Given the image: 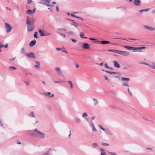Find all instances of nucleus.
<instances>
[{
    "instance_id": "1",
    "label": "nucleus",
    "mask_w": 155,
    "mask_h": 155,
    "mask_svg": "<svg viewBox=\"0 0 155 155\" xmlns=\"http://www.w3.org/2000/svg\"><path fill=\"white\" fill-rule=\"evenodd\" d=\"M31 135L41 139H44L46 137L44 133L41 132L37 129H35L31 131Z\"/></svg>"
},
{
    "instance_id": "2",
    "label": "nucleus",
    "mask_w": 155,
    "mask_h": 155,
    "mask_svg": "<svg viewBox=\"0 0 155 155\" xmlns=\"http://www.w3.org/2000/svg\"><path fill=\"white\" fill-rule=\"evenodd\" d=\"M124 47L125 49L128 50H133L134 52H141V50L146 48L145 46L139 47H134L130 46H124Z\"/></svg>"
},
{
    "instance_id": "3",
    "label": "nucleus",
    "mask_w": 155,
    "mask_h": 155,
    "mask_svg": "<svg viewBox=\"0 0 155 155\" xmlns=\"http://www.w3.org/2000/svg\"><path fill=\"white\" fill-rule=\"evenodd\" d=\"M26 24L27 25V31L29 32L32 31L34 29L35 26L33 24H30L29 21H27Z\"/></svg>"
},
{
    "instance_id": "4",
    "label": "nucleus",
    "mask_w": 155,
    "mask_h": 155,
    "mask_svg": "<svg viewBox=\"0 0 155 155\" xmlns=\"http://www.w3.org/2000/svg\"><path fill=\"white\" fill-rule=\"evenodd\" d=\"M5 28L7 33H9L12 29V26L10 25L7 23H5Z\"/></svg>"
},
{
    "instance_id": "5",
    "label": "nucleus",
    "mask_w": 155,
    "mask_h": 155,
    "mask_svg": "<svg viewBox=\"0 0 155 155\" xmlns=\"http://www.w3.org/2000/svg\"><path fill=\"white\" fill-rule=\"evenodd\" d=\"M42 2H40L39 3L41 4L44 5H46L47 6L51 7L53 6L51 5H50V0H42Z\"/></svg>"
},
{
    "instance_id": "6",
    "label": "nucleus",
    "mask_w": 155,
    "mask_h": 155,
    "mask_svg": "<svg viewBox=\"0 0 155 155\" xmlns=\"http://www.w3.org/2000/svg\"><path fill=\"white\" fill-rule=\"evenodd\" d=\"M118 54L126 56L129 55L130 54V53L126 51L119 50Z\"/></svg>"
},
{
    "instance_id": "7",
    "label": "nucleus",
    "mask_w": 155,
    "mask_h": 155,
    "mask_svg": "<svg viewBox=\"0 0 155 155\" xmlns=\"http://www.w3.org/2000/svg\"><path fill=\"white\" fill-rule=\"evenodd\" d=\"M25 55L28 58H36L34 53L33 52H31L28 53H26L25 54Z\"/></svg>"
},
{
    "instance_id": "8",
    "label": "nucleus",
    "mask_w": 155,
    "mask_h": 155,
    "mask_svg": "<svg viewBox=\"0 0 155 155\" xmlns=\"http://www.w3.org/2000/svg\"><path fill=\"white\" fill-rule=\"evenodd\" d=\"M35 20L33 18H30L28 16L27 18L26 22L27 23V21H29L30 24H34Z\"/></svg>"
},
{
    "instance_id": "9",
    "label": "nucleus",
    "mask_w": 155,
    "mask_h": 155,
    "mask_svg": "<svg viewBox=\"0 0 155 155\" xmlns=\"http://www.w3.org/2000/svg\"><path fill=\"white\" fill-rule=\"evenodd\" d=\"M43 94L45 95L46 97L50 98H51L54 96V94H51V93L50 92L44 93Z\"/></svg>"
},
{
    "instance_id": "10",
    "label": "nucleus",
    "mask_w": 155,
    "mask_h": 155,
    "mask_svg": "<svg viewBox=\"0 0 155 155\" xmlns=\"http://www.w3.org/2000/svg\"><path fill=\"white\" fill-rule=\"evenodd\" d=\"M55 70L57 71L59 74L60 75H61L63 77H64V75L59 68L56 67L55 68Z\"/></svg>"
},
{
    "instance_id": "11",
    "label": "nucleus",
    "mask_w": 155,
    "mask_h": 155,
    "mask_svg": "<svg viewBox=\"0 0 155 155\" xmlns=\"http://www.w3.org/2000/svg\"><path fill=\"white\" fill-rule=\"evenodd\" d=\"M133 4L137 6H140L141 4V2L140 0H134Z\"/></svg>"
},
{
    "instance_id": "12",
    "label": "nucleus",
    "mask_w": 155,
    "mask_h": 155,
    "mask_svg": "<svg viewBox=\"0 0 155 155\" xmlns=\"http://www.w3.org/2000/svg\"><path fill=\"white\" fill-rule=\"evenodd\" d=\"M38 32L41 36L43 37L45 36V33L44 30H42L39 29L38 30Z\"/></svg>"
},
{
    "instance_id": "13",
    "label": "nucleus",
    "mask_w": 155,
    "mask_h": 155,
    "mask_svg": "<svg viewBox=\"0 0 155 155\" xmlns=\"http://www.w3.org/2000/svg\"><path fill=\"white\" fill-rule=\"evenodd\" d=\"M144 27L149 30L151 31H153L155 30V28L153 27H151L147 25H145L144 26Z\"/></svg>"
},
{
    "instance_id": "14",
    "label": "nucleus",
    "mask_w": 155,
    "mask_h": 155,
    "mask_svg": "<svg viewBox=\"0 0 155 155\" xmlns=\"http://www.w3.org/2000/svg\"><path fill=\"white\" fill-rule=\"evenodd\" d=\"M113 62L114 63V66L115 67L117 68H119L120 67V64L117 61H113Z\"/></svg>"
},
{
    "instance_id": "15",
    "label": "nucleus",
    "mask_w": 155,
    "mask_h": 155,
    "mask_svg": "<svg viewBox=\"0 0 155 155\" xmlns=\"http://www.w3.org/2000/svg\"><path fill=\"white\" fill-rule=\"evenodd\" d=\"M35 8H34L33 10H31L30 9H29L26 11V13L28 15H31L33 13H34L35 12Z\"/></svg>"
},
{
    "instance_id": "16",
    "label": "nucleus",
    "mask_w": 155,
    "mask_h": 155,
    "mask_svg": "<svg viewBox=\"0 0 155 155\" xmlns=\"http://www.w3.org/2000/svg\"><path fill=\"white\" fill-rule=\"evenodd\" d=\"M69 20L72 21V22L71 23V25H74L76 28H77L78 27V25H79V24L78 23L75 22V21L73 20L69 19Z\"/></svg>"
},
{
    "instance_id": "17",
    "label": "nucleus",
    "mask_w": 155,
    "mask_h": 155,
    "mask_svg": "<svg viewBox=\"0 0 155 155\" xmlns=\"http://www.w3.org/2000/svg\"><path fill=\"white\" fill-rule=\"evenodd\" d=\"M82 47L84 49H86L89 48V45L87 43H84Z\"/></svg>"
},
{
    "instance_id": "18",
    "label": "nucleus",
    "mask_w": 155,
    "mask_h": 155,
    "mask_svg": "<svg viewBox=\"0 0 155 155\" xmlns=\"http://www.w3.org/2000/svg\"><path fill=\"white\" fill-rule=\"evenodd\" d=\"M104 131L106 133L109 135L111 136L113 134L112 132L109 130L108 129H105Z\"/></svg>"
},
{
    "instance_id": "19",
    "label": "nucleus",
    "mask_w": 155,
    "mask_h": 155,
    "mask_svg": "<svg viewBox=\"0 0 155 155\" xmlns=\"http://www.w3.org/2000/svg\"><path fill=\"white\" fill-rule=\"evenodd\" d=\"M36 43V41L35 39L34 40L31 41L29 43V46L30 47H33Z\"/></svg>"
},
{
    "instance_id": "20",
    "label": "nucleus",
    "mask_w": 155,
    "mask_h": 155,
    "mask_svg": "<svg viewBox=\"0 0 155 155\" xmlns=\"http://www.w3.org/2000/svg\"><path fill=\"white\" fill-rule=\"evenodd\" d=\"M129 80H130V79L129 78H124V77L122 78L121 79V81H125L126 82H128L129 81Z\"/></svg>"
},
{
    "instance_id": "21",
    "label": "nucleus",
    "mask_w": 155,
    "mask_h": 155,
    "mask_svg": "<svg viewBox=\"0 0 155 155\" xmlns=\"http://www.w3.org/2000/svg\"><path fill=\"white\" fill-rule=\"evenodd\" d=\"M110 43V42L107 41H100V43L102 44L105 45Z\"/></svg>"
},
{
    "instance_id": "22",
    "label": "nucleus",
    "mask_w": 155,
    "mask_h": 155,
    "mask_svg": "<svg viewBox=\"0 0 155 155\" xmlns=\"http://www.w3.org/2000/svg\"><path fill=\"white\" fill-rule=\"evenodd\" d=\"M28 116L32 117H35V115L34 112L33 111H31L30 113L29 114H28Z\"/></svg>"
},
{
    "instance_id": "23",
    "label": "nucleus",
    "mask_w": 155,
    "mask_h": 155,
    "mask_svg": "<svg viewBox=\"0 0 155 155\" xmlns=\"http://www.w3.org/2000/svg\"><path fill=\"white\" fill-rule=\"evenodd\" d=\"M105 72L106 73H107L109 74H118V72H112V71H106Z\"/></svg>"
},
{
    "instance_id": "24",
    "label": "nucleus",
    "mask_w": 155,
    "mask_h": 155,
    "mask_svg": "<svg viewBox=\"0 0 155 155\" xmlns=\"http://www.w3.org/2000/svg\"><path fill=\"white\" fill-rule=\"evenodd\" d=\"M108 51L109 52H112L118 54L119 50L116 49H109Z\"/></svg>"
},
{
    "instance_id": "25",
    "label": "nucleus",
    "mask_w": 155,
    "mask_h": 155,
    "mask_svg": "<svg viewBox=\"0 0 155 155\" xmlns=\"http://www.w3.org/2000/svg\"><path fill=\"white\" fill-rule=\"evenodd\" d=\"M35 63L37 64V65L34 66L36 68H39L40 65L39 62V61H36Z\"/></svg>"
},
{
    "instance_id": "26",
    "label": "nucleus",
    "mask_w": 155,
    "mask_h": 155,
    "mask_svg": "<svg viewBox=\"0 0 155 155\" xmlns=\"http://www.w3.org/2000/svg\"><path fill=\"white\" fill-rule=\"evenodd\" d=\"M92 100L94 102V105H96L98 103V100L95 98H93Z\"/></svg>"
},
{
    "instance_id": "27",
    "label": "nucleus",
    "mask_w": 155,
    "mask_h": 155,
    "mask_svg": "<svg viewBox=\"0 0 155 155\" xmlns=\"http://www.w3.org/2000/svg\"><path fill=\"white\" fill-rule=\"evenodd\" d=\"M101 151V155H106V153L104 152V150L103 149L101 148L100 149Z\"/></svg>"
},
{
    "instance_id": "28",
    "label": "nucleus",
    "mask_w": 155,
    "mask_h": 155,
    "mask_svg": "<svg viewBox=\"0 0 155 155\" xmlns=\"http://www.w3.org/2000/svg\"><path fill=\"white\" fill-rule=\"evenodd\" d=\"M150 67L153 69H155V62H152L150 63Z\"/></svg>"
},
{
    "instance_id": "29",
    "label": "nucleus",
    "mask_w": 155,
    "mask_h": 155,
    "mask_svg": "<svg viewBox=\"0 0 155 155\" xmlns=\"http://www.w3.org/2000/svg\"><path fill=\"white\" fill-rule=\"evenodd\" d=\"M67 82L69 84L70 86V87L71 89H73V85L72 82L71 81H68Z\"/></svg>"
},
{
    "instance_id": "30",
    "label": "nucleus",
    "mask_w": 155,
    "mask_h": 155,
    "mask_svg": "<svg viewBox=\"0 0 155 155\" xmlns=\"http://www.w3.org/2000/svg\"><path fill=\"white\" fill-rule=\"evenodd\" d=\"M75 120L76 121V122L78 123V124H79L80 121H81V120L80 118H75Z\"/></svg>"
},
{
    "instance_id": "31",
    "label": "nucleus",
    "mask_w": 155,
    "mask_h": 155,
    "mask_svg": "<svg viewBox=\"0 0 155 155\" xmlns=\"http://www.w3.org/2000/svg\"><path fill=\"white\" fill-rule=\"evenodd\" d=\"M92 146L94 148H96L98 146L97 144L95 143H94L92 144Z\"/></svg>"
},
{
    "instance_id": "32",
    "label": "nucleus",
    "mask_w": 155,
    "mask_h": 155,
    "mask_svg": "<svg viewBox=\"0 0 155 155\" xmlns=\"http://www.w3.org/2000/svg\"><path fill=\"white\" fill-rule=\"evenodd\" d=\"M122 85L123 86H125L127 87H129V85L126 82H124L122 84Z\"/></svg>"
},
{
    "instance_id": "33",
    "label": "nucleus",
    "mask_w": 155,
    "mask_h": 155,
    "mask_svg": "<svg viewBox=\"0 0 155 155\" xmlns=\"http://www.w3.org/2000/svg\"><path fill=\"white\" fill-rule=\"evenodd\" d=\"M34 38H38V36L37 32L36 31V32H35V33L34 34Z\"/></svg>"
},
{
    "instance_id": "34",
    "label": "nucleus",
    "mask_w": 155,
    "mask_h": 155,
    "mask_svg": "<svg viewBox=\"0 0 155 155\" xmlns=\"http://www.w3.org/2000/svg\"><path fill=\"white\" fill-rule=\"evenodd\" d=\"M84 35V33L83 32H81L80 34V36L81 38H82Z\"/></svg>"
},
{
    "instance_id": "35",
    "label": "nucleus",
    "mask_w": 155,
    "mask_h": 155,
    "mask_svg": "<svg viewBox=\"0 0 155 155\" xmlns=\"http://www.w3.org/2000/svg\"><path fill=\"white\" fill-rule=\"evenodd\" d=\"M25 52V49L24 48H22L21 50V53L24 54Z\"/></svg>"
},
{
    "instance_id": "36",
    "label": "nucleus",
    "mask_w": 155,
    "mask_h": 155,
    "mask_svg": "<svg viewBox=\"0 0 155 155\" xmlns=\"http://www.w3.org/2000/svg\"><path fill=\"white\" fill-rule=\"evenodd\" d=\"M88 116L87 114L86 113H84L82 115V117L83 118H84L87 117Z\"/></svg>"
},
{
    "instance_id": "37",
    "label": "nucleus",
    "mask_w": 155,
    "mask_h": 155,
    "mask_svg": "<svg viewBox=\"0 0 155 155\" xmlns=\"http://www.w3.org/2000/svg\"><path fill=\"white\" fill-rule=\"evenodd\" d=\"M9 68L10 69H13L14 70H15L17 69V68L16 67L12 66H9Z\"/></svg>"
},
{
    "instance_id": "38",
    "label": "nucleus",
    "mask_w": 155,
    "mask_h": 155,
    "mask_svg": "<svg viewBox=\"0 0 155 155\" xmlns=\"http://www.w3.org/2000/svg\"><path fill=\"white\" fill-rule=\"evenodd\" d=\"M74 64H75V65L76 67L77 68H79V65L78 64H77V62L76 61H75L74 62Z\"/></svg>"
},
{
    "instance_id": "39",
    "label": "nucleus",
    "mask_w": 155,
    "mask_h": 155,
    "mask_svg": "<svg viewBox=\"0 0 155 155\" xmlns=\"http://www.w3.org/2000/svg\"><path fill=\"white\" fill-rule=\"evenodd\" d=\"M51 34V33L48 32H45V36H49Z\"/></svg>"
},
{
    "instance_id": "40",
    "label": "nucleus",
    "mask_w": 155,
    "mask_h": 155,
    "mask_svg": "<svg viewBox=\"0 0 155 155\" xmlns=\"http://www.w3.org/2000/svg\"><path fill=\"white\" fill-rule=\"evenodd\" d=\"M57 33L58 34H59L61 36H63L64 38L65 37V35L64 34H63L62 33H59L58 31L57 32Z\"/></svg>"
},
{
    "instance_id": "41",
    "label": "nucleus",
    "mask_w": 155,
    "mask_h": 155,
    "mask_svg": "<svg viewBox=\"0 0 155 155\" xmlns=\"http://www.w3.org/2000/svg\"><path fill=\"white\" fill-rule=\"evenodd\" d=\"M139 63L144 64L147 65L148 66L150 67V64H148L147 63Z\"/></svg>"
},
{
    "instance_id": "42",
    "label": "nucleus",
    "mask_w": 155,
    "mask_h": 155,
    "mask_svg": "<svg viewBox=\"0 0 155 155\" xmlns=\"http://www.w3.org/2000/svg\"><path fill=\"white\" fill-rule=\"evenodd\" d=\"M65 81H54V83H61V82H65Z\"/></svg>"
},
{
    "instance_id": "43",
    "label": "nucleus",
    "mask_w": 155,
    "mask_h": 155,
    "mask_svg": "<svg viewBox=\"0 0 155 155\" xmlns=\"http://www.w3.org/2000/svg\"><path fill=\"white\" fill-rule=\"evenodd\" d=\"M102 145H103V146H108L109 145L108 144L105 143H104V142H102Z\"/></svg>"
},
{
    "instance_id": "44",
    "label": "nucleus",
    "mask_w": 155,
    "mask_h": 155,
    "mask_svg": "<svg viewBox=\"0 0 155 155\" xmlns=\"http://www.w3.org/2000/svg\"><path fill=\"white\" fill-rule=\"evenodd\" d=\"M24 82L26 84L27 86H28L30 84V83L29 81H24Z\"/></svg>"
},
{
    "instance_id": "45",
    "label": "nucleus",
    "mask_w": 155,
    "mask_h": 155,
    "mask_svg": "<svg viewBox=\"0 0 155 155\" xmlns=\"http://www.w3.org/2000/svg\"><path fill=\"white\" fill-rule=\"evenodd\" d=\"M67 33L69 35H72L73 34V32L71 31L67 32Z\"/></svg>"
},
{
    "instance_id": "46",
    "label": "nucleus",
    "mask_w": 155,
    "mask_h": 155,
    "mask_svg": "<svg viewBox=\"0 0 155 155\" xmlns=\"http://www.w3.org/2000/svg\"><path fill=\"white\" fill-rule=\"evenodd\" d=\"M104 77L106 80H107L108 82H109L110 80L106 76H104Z\"/></svg>"
},
{
    "instance_id": "47",
    "label": "nucleus",
    "mask_w": 155,
    "mask_h": 155,
    "mask_svg": "<svg viewBox=\"0 0 155 155\" xmlns=\"http://www.w3.org/2000/svg\"><path fill=\"white\" fill-rule=\"evenodd\" d=\"M58 30H59L63 31H66V30L64 28H59L58 29Z\"/></svg>"
},
{
    "instance_id": "48",
    "label": "nucleus",
    "mask_w": 155,
    "mask_h": 155,
    "mask_svg": "<svg viewBox=\"0 0 155 155\" xmlns=\"http://www.w3.org/2000/svg\"><path fill=\"white\" fill-rule=\"evenodd\" d=\"M27 3L28 4H30L31 2H32V0H27Z\"/></svg>"
},
{
    "instance_id": "49",
    "label": "nucleus",
    "mask_w": 155,
    "mask_h": 155,
    "mask_svg": "<svg viewBox=\"0 0 155 155\" xmlns=\"http://www.w3.org/2000/svg\"><path fill=\"white\" fill-rule=\"evenodd\" d=\"M127 91L128 93L130 94V96H131L132 95V94L131 93V92L130 91L129 89L128 88L127 89Z\"/></svg>"
},
{
    "instance_id": "50",
    "label": "nucleus",
    "mask_w": 155,
    "mask_h": 155,
    "mask_svg": "<svg viewBox=\"0 0 155 155\" xmlns=\"http://www.w3.org/2000/svg\"><path fill=\"white\" fill-rule=\"evenodd\" d=\"M109 153L112 155H117L116 153H113V152H109Z\"/></svg>"
},
{
    "instance_id": "51",
    "label": "nucleus",
    "mask_w": 155,
    "mask_h": 155,
    "mask_svg": "<svg viewBox=\"0 0 155 155\" xmlns=\"http://www.w3.org/2000/svg\"><path fill=\"white\" fill-rule=\"evenodd\" d=\"M143 11V12H147L149 10V8H146L145 9H142Z\"/></svg>"
},
{
    "instance_id": "52",
    "label": "nucleus",
    "mask_w": 155,
    "mask_h": 155,
    "mask_svg": "<svg viewBox=\"0 0 155 155\" xmlns=\"http://www.w3.org/2000/svg\"><path fill=\"white\" fill-rule=\"evenodd\" d=\"M0 124L1 125V127H2L3 126V124L2 123V120H0Z\"/></svg>"
},
{
    "instance_id": "53",
    "label": "nucleus",
    "mask_w": 155,
    "mask_h": 155,
    "mask_svg": "<svg viewBox=\"0 0 155 155\" xmlns=\"http://www.w3.org/2000/svg\"><path fill=\"white\" fill-rule=\"evenodd\" d=\"M104 67L106 68H108V67L109 66H108V65H107V63H105V64H104Z\"/></svg>"
},
{
    "instance_id": "54",
    "label": "nucleus",
    "mask_w": 155,
    "mask_h": 155,
    "mask_svg": "<svg viewBox=\"0 0 155 155\" xmlns=\"http://www.w3.org/2000/svg\"><path fill=\"white\" fill-rule=\"evenodd\" d=\"M56 9L57 12L59 11V8L58 5L56 6Z\"/></svg>"
},
{
    "instance_id": "55",
    "label": "nucleus",
    "mask_w": 155,
    "mask_h": 155,
    "mask_svg": "<svg viewBox=\"0 0 155 155\" xmlns=\"http://www.w3.org/2000/svg\"><path fill=\"white\" fill-rule=\"evenodd\" d=\"M99 127H100V128L102 130H103L104 131V130H105V129L103 128V127H102L101 126L99 125Z\"/></svg>"
},
{
    "instance_id": "56",
    "label": "nucleus",
    "mask_w": 155,
    "mask_h": 155,
    "mask_svg": "<svg viewBox=\"0 0 155 155\" xmlns=\"http://www.w3.org/2000/svg\"><path fill=\"white\" fill-rule=\"evenodd\" d=\"M89 39L91 40V41H95V40H96V39H95V38H89Z\"/></svg>"
},
{
    "instance_id": "57",
    "label": "nucleus",
    "mask_w": 155,
    "mask_h": 155,
    "mask_svg": "<svg viewBox=\"0 0 155 155\" xmlns=\"http://www.w3.org/2000/svg\"><path fill=\"white\" fill-rule=\"evenodd\" d=\"M56 50H58V51H59V50H61L62 49V48H56Z\"/></svg>"
},
{
    "instance_id": "58",
    "label": "nucleus",
    "mask_w": 155,
    "mask_h": 155,
    "mask_svg": "<svg viewBox=\"0 0 155 155\" xmlns=\"http://www.w3.org/2000/svg\"><path fill=\"white\" fill-rule=\"evenodd\" d=\"M92 130L93 131H97V130L95 128L94 126H93V127Z\"/></svg>"
},
{
    "instance_id": "59",
    "label": "nucleus",
    "mask_w": 155,
    "mask_h": 155,
    "mask_svg": "<svg viewBox=\"0 0 155 155\" xmlns=\"http://www.w3.org/2000/svg\"><path fill=\"white\" fill-rule=\"evenodd\" d=\"M97 64H99L100 66H102L103 65L104 63L103 62L99 64H98V63Z\"/></svg>"
},
{
    "instance_id": "60",
    "label": "nucleus",
    "mask_w": 155,
    "mask_h": 155,
    "mask_svg": "<svg viewBox=\"0 0 155 155\" xmlns=\"http://www.w3.org/2000/svg\"><path fill=\"white\" fill-rule=\"evenodd\" d=\"M71 41L73 42H76V40L74 39H71Z\"/></svg>"
},
{
    "instance_id": "61",
    "label": "nucleus",
    "mask_w": 155,
    "mask_h": 155,
    "mask_svg": "<svg viewBox=\"0 0 155 155\" xmlns=\"http://www.w3.org/2000/svg\"><path fill=\"white\" fill-rule=\"evenodd\" d=\"M71 15L73 17H75V18H76V16L74 14H73L71 13Z\"/></svg>"
},
{
    "instance_id": "62",
    "label": "nucleus",
    "mask_w": 155,
    "mask_h": 155,
    "mask_svg": "<svg viewBox=\"0 0 155 155\" xmlns=\"http://www.w3.org/2000/svg\"><path fill=\"white\" fill-rule=\"evenodd\" d=\"M62 51H63V52H65V53H68V52L66 50H62Z\"/></svg>"
},
{
    "instance_id": "63",
    "label": "nucleus",
    "mask_w": 155,
    "mask_h": 155,
    "mask_svg": "<svg viewBox=\"0 0 155 155\" xmlns=\"http://www.w3.org/2000/svg\"><path fill=\"white\" fill-rule=\"evenodd\" d=\"M4 47L5 48H7L8 47V45L7 43H6L5 45L4 46Z\"/></svg>"
},
{
    "instance_id": "64",
    "label": "nucleus",
    "mask_w": 155,
    "mask_h": 155,
    "mask_svg": "<svg viewBox=\"0 0 155 155\" xmlns=\"http://www.w3.org/2000/svg\"><path fill=\"white\" fill-rule=\"evenodd\" d=\"M139 12L141 13H142L143 12V11L142 9L139 10Z\"/></svg>"
}]
</instances>
